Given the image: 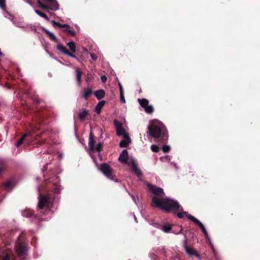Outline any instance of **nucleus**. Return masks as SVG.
I'll return each mask as SVG.
<instances>
[{
	"mask_svg": "<svg viewBox=\"0 0 260 260\" xmlns=\"http://www.w3.org/2000/svg\"><path fill=\"white\" fill-rule=\"evenodd\" d=\"M151 206L158 207L166 212L172 211L176 213L182 209L177 201L168 197L160 199L157 197H153Z\"/></svg>",
	"mask_w": 260,
	"mask_h": 260,
	"instance_id": "f257e3e1",
	"label": "nucleus"
},
{
	"mask_svg": "<svg viewBox=\"0 0 260 260\" xmlns=\"http://www.w3.org/2000/svg\"><path fill=\"white\" fill-rule=\"evenodd\" d=\"M148 132L149 135L155 138L160 136L163 140L168 139V133L164 125L160 121L153 120L150 122L148 126Z\"/></svg>",
	"mask_w": 260,
	"mask_h": 260,
	"instance_id": "f03ea898",
	"label": "nucleus"
},
{
	"mask_svg": "<svg viewBox=\"0 0 260 260\" xmlns=\"http://www.w3.org/2000/svg\"><path fill=\"white\" fill-rule=\"evenodd\" d=\"M47 5L43 4L40 0H37V3L39 7L43 9H50L56 11L59 9V5L56 0H43Z\"/></svg>",
	"mask_w": 260,
	"mask_h": 260,
	"instance_id": "7ed1b4c3",
	"label": "nucleus"
},
{
	"mask_svg": "<svg viewBox=\"0 0 260 260\" xmlns=\"http://www.w3.org/2000/svg\"><path fill=\"white\" fill-rule=\"evenodd\" d=\"M88 145L89 149L91 151H96L100 152L103 148V143L101 142L99 143L96 145H94V141L92 133H90L89 134Z\"/></svg>",
	"mask_w": 260,
	"mask_h": 260,
	"instance_id": "20e7f679",
	"label": "nucleus"
},
{
	"mask_svg": "<svg viewBox=\"0 0 260 260\" xmlns=\"http://www.w3.org/2000/svg\"><path fill=\"white\" fill-rule=\"evenodd\" d=\"M188 219L192 221H193L196 224H197L198 226H199L201 229L202 230L203 233L205 235L206 237V239L207 240L210 241V239L209 238L208 232L204 226V224L198 219L195 218L194 216L192 215H188Z\"/></svg>",
	"mask_w": 260,
	"mask_h": 260,
	"instance_id": "39448f33",
	"label": "nucleus"
},
{
	"mask_svg": "<svg viewBox=\"0 0 260 260\" xmlns=\"http://www.w3.org/2000/svg\"><path fill=\"white\" fill-rule=\"evenodd\" d=\"M19 240V237L15 244V248L17 253L20 256L23 255L25 254L27 249L25 244L23 243L20 242Z\"/></svg>",
	"mask_w": 260,
	"mask_h": 260,
	"instance_id": "423d86ee",
	"label": "nucleus"
},
{
	"mask_svg": "<svg viewBox=\"0 0 260 260\" xmlns=\"http://www.w3.org/2000/svg\"><path fill=\"white\" fill-rule=\"evenodd\" d=\"M49 198L47 196L44 195H40L39 197V202L38 208L39 209H42L44 207H47V208L49 207Z\"/></svg>",
	"mask_w": 260,
	"mask_h": 260,
	"instance_id": "0eeeda50",
	"label": "nucleus"
},
{
	"mask_svg": "<svg viewBox=\"0 0 260 260\" xmlns=\"http://www.w3.org/2000/svg\"><path fill=\"white\" fill-rule=\"evenodd\" d=\"M140 105L144 108L146 112L151 113L153 111V107L151 105H149V102L145 99H138Z\"/></svg>",
	"mask_w": 260,
	"mask_h": 260,
	"instance_id": "6e6552de",
	"label": "nucleus"
},
{
	"mask_svg": "<svg viewBox=\"0 0 260 260\" xmlns=\"http://www.w3.org/2000/svg\"><path fill=\"white\" fill-rule=\"evenodd\" d=\"M100 170L109 179H112V173L110 166L107 164H103Z\"/></svg>",
	"mask_w": 260,
	"mask_h": 260,
	"instance_id": "1a4fd4ad",
	"label": "nucleus"
},
{
	"mask_svg": "<svg viewBox=\"0 0 260 260\" xmlns=\"http://www.w3.org/2000/svg\"><path fill=\"white\" fill-rule=\"evenodd\" d=\"M59 178L58 177L51 178L49 183L52 184L53 187L54 192L55 193H59L61 190L60 186L59 185Z\"/></svg>",
	"mask_w": 260,
	"mask_h": 260,
	"instance_id": "9d476101",
	"label": "nucleus"
},
{
	"mask_svg": "<svg viewBox=\"0 0 260 260\" xmlns=\"http://www.w3.org/2000/svg\"><path fill=\"white\" fill-rule=\"evenodd\" d=\"M150 190L154 194L161 196L164 194V190L162 188L153 185L150 183L147 184Z\"/></svg>",
	"mask_w": 260,
	"mask_h": 260,
	"instance_id": "9b49d317",
	"label": "nucleus"
},
{
	"mask_svg": "<svg viewBox=\"0 0 260 260\" xmlns=\"http://www.w3.org/2000/svg\"><path fill=\"white\" fill-rule=\"evenodd\" d=\"M13 23L16 26L24 28L25 27V24L23 19L19 17H13L11 20Z\"/></svg>",
	"mask_w": 260,
	"mask_h": 260,
	"instance_id": "f8f14e48",
	"label": "nucleus"
},
{
	"mask_svg": "<svg viewBox=\"0 0 260 260\" xmlns=\"http://www.w3.org/2000/svg\"><path fill=\"white\" fill-rule=\"evenodd\" d=\"M184 248L186 252L190 256H196L198 258H199V255L197 253L195 249L192 247H188L186 245V243H185L184 244Z\"/></svg>",
	"mask_w": 260,
	"mask_h": 260,
	"instance_id": "ddd939ff",
	"label": "nucleus"
},
{
	"mask_svg": "<svg viewBox=\"0 0 260 260\" xmlns=\"http://www.w3.org/2000/svg\"><path fill=\"white\" fill-rule=\"evenodd\" d=\"M57 49L61 52L63 54L68 55L70 57H72L73 58H75L76 59H78V58L76 57V55L73 54V53L70 52L67 50V49L65 48L64 46H63L62 45L59 44L57 46Z\"/></svg>",
	"mask_w": 260,
	"mask_h": 260,
	"instance_id": "4468645a",
	"label": "nucleus"
},
{
	"mask_svg": "<svg viewBox=\"0 0 260 260\" xmlns=\"http://www.w3.org/2000/svg\"><path fill=\"white\" fill-rule=\"evenodd\" d=\"M123 139L120 141L119 143V146L120 147H127L129 146L131 143V139L128 135H125L124 136L122 137Z\"/></svg>",
	"mask_w": 260,
	"mask_h": 260,
	"instance_id": "2eb2a0df",
	"label": "nucleus"
},
{
	"mask_svg": "<svg viewBox=\"0 0 260 260\" xmlns=\"http://www.w3.org/2000/svg\"><path fill=\"white\" fill-rule=\"evenodd\" d=\"M128 158V152L126 149L123 150L122 152L120 153L118 159L123 164H127Z\"/></svg>",
	"mask_w": 260,
	"mask_h": 260,
	"instance_id": "dca6fc26",
	"label": "nucleus"
},
{
	"mask_svg": "<svg viewBox=\"0 0 260 260\" xmlns=\"http://www.w3.org/2000/svg\"><path fill=\"white\" fill-rule=\"evenodd\" d=\"M133 162V170L135 174L138 176L140 179L142 176V173L141 170L139 169L137 166L136 162L135 161L134 159L132 160Z\"/></svg>",
	"mask_w": 260,
	"mask_h": 260,
	"instance_id": "f3484780",
	"label": "nucleus"
},
{
	"mask_svg": "<svg viewBox=\"0 0 260 260\" xmlns=\"http://www.w3.org/2000/svg\"><path fill=\"white\" fill-rule=\"evenodd\" d=\"M75 72L76 81L77 82L78 85L80 86L81 83V77L83 75V72L79 68H76L75 70Z\"/></svg>",
	"mask_w": 260,
	"mask_h": 260,
	"instance_id": "a211bd4d",
	"label": "nucleus"
},
{
	"mask_svg": "<svg viewBox=\"0 0 260 260\" xmlns=\"http://www.w3.org/2000/svg\"><path fill=\"white\" fill-rule=\"evenodd\" d=\"M14 186L15 183L14 181L13 180L8 181L4 184L5 188L8 191L12 190V189L13 188Z\"/></svg>",
	"mask_w": 260,
	"mask_h": 260,
	"instance_id": "6ab92c4d",
	"label": "nucleus"
},
{
	"mask_svg": "<svg viewBox=\"0 0 260 260\" xmlns=\"http://www.w3.org/2000/svg\"><path fill=\"white\" fill-rule=\"evenodd\" d=\"M43 30L48 35V37L51 40L53 41L54 42H57V38L53 32L49 31L45 28H43Z\"/></svg>",
	"mask_w": 260,
	"mask_h": 260,
	"instance_id": "aec40b11",
	"label": "nucleus"
},
{
	"mask_svg": "<svg viewBox=\"0 0 260 260\" xmlns=\"http://www.w3.org/2000/svg\"><path fill=\"white\" fill-rule=\"evenodd\" d=\"M160 229H161V230H162L164 233H168L171 231L172 224L166 223L162 226L160 225Z\"/></svg>",
	"mask_w": 260,
	"mask_h": 260,
	"instance_id": "412c9836",
	"label": "nucleus"
},
{
	"mask_svg": "<svg viewBox=\"0 0 260 260\" xmlns=\"http://www.w3.org/2000/svg\"><path fill=\"white\" fill-rule=\"evenodd\" d=\"M105 102L104 101H100L96 105L94 111L98 114H100L101 112V109L104 106Z\"/></svg>",
	"mask_w": 260,
	"mask_h": 260,
	"instance_id": "4be33fe9",
	"label": "nucleus"
},
{
	"mask_svg": "<svg viewBox=\"0 0 260 260\" xmlns=\"http://www.w3.org/2000/svg\"><path fill=\"white\" fill-rule=\"evenodd\" d=\"M94 95L98 100H101L104 98L105 95V92L103 89L97 90L95 91Z\"/></svg>",
	"mask_w": 260,
	"mask_h": 260,
	"instance_id": "5701e85b",
	"label": "nucleus"
},
{
	"mask_svg": "<svg viewBox=\"0 0 260 260\" xmlns=\"http://www.w3.org/2000/svg\"><path fill=\"white\" fill-rule=\"evenodd\" d=\"M67 45L69 48V49L72 53H75L76 51V46L75 43L73 41H70L67 43Z\"/></svg>",
	"mask_w": 260,
	"mask_h": 260,
	"instance_id": "b1692460",
	"label": "nucleus"
},
{
	"mask_svg": "<svg viewBox=\"0 0 260 260\" xmlns=\"http://www.w3.org/2000/svg\"><path fill=\"white\" fill-rule=\"evenodd\" d=\"M88 115V111L86 109H82L79 113V117L83 120Z\"/></svg>",
	"mask_w": 260,
	"mask_h": 260,
	"instance_id": "393cba45",
	"label": "nucleus"
},
{
	"mask_svg": "<svg viewBox=\"0 0 260 260\" xmlns=\"http://www.w3.org/2000/svg\"><path fill=\"white\" fill-rule=\"evenodd\" d=\"M92 93V90L89 88H87L84 89V92L83 97L84 99H87Z\"/></svg>",
	"mask_w": 260,
	"mask_h": 260,
	"instance_id": "a878e982",
	"label": "nucleus"
},
{
	"mask_svg": "<svg viewBox=\"0 0 260 260\" xmlns=\"http://www.w3.org/2000/svg\"><path fill=\"white\" fill-rule=\"evenodd\" d=\"M116 133L117 135L122 137L124 136L125 135H128L122 127L116 129Z\"/></svg>",
	"mask_w": 260,
	"mask_h": 260,
	"instance_id": "bb28decb",
	"label": "nucleus"
},
{
	"mask_svg": "<svg viewBox=\"0 0 260 260\" xmlns=\"http://www.w3.org/2000/svg\"><path fill=\"white\" fill-rule=\"evenodd\" d=\"M35 12L39 16H40V17L44 18L46 20H47V21H49V18L47 17V16L45 14L41 12V11H39L38 10H35Z\"/></svg>",
	"mask_w": 260,
	"mask_h": 260,
	"instance_id": "cd10ccee",
	"label": "nucleus"
},
{
	"mask_svg": "<svg viewBox=\"0 0 260 260\" xmlns=\"http://www.w3.org/2000/svg\"><path fill=\"white\" fill-rule=\"evenodd\" d=\"M11 258V255L10 253H3L1 256V260H10Z\"/></svg>",
	"mask_w": 260,
	"mask_h": 260,
	"instance_id": "c85d7f7f",
	"label": "nucleus"
},
{
	"mask_svg": "<svg viewBox=\"0 0 260 260\" xmlns=\"http://www.w3.org/2000/svg\"><path fill=\"white\" fill-rule=\"evenodd\" d=\"M4 10V12H3V15L4 16L11 20V19H12V18H13V16H12L11 14H10L8 12L6 11V10H5V8H4V9H3Z\"/></svg>",
	"mask_w": 260,
	"mask_h": 260,
	"instance_id": "c756f323",
	"label": "nucleus"
},
{
	"mask_svg": "<svg viewBox=\"0 0 260 260\" xmlns=\"http://www.w3.org/2000/svg\"><path fill=\"white\" fill-rule=\"evenodd\" d=\"M177 215L180 218H183L185 216H186L188 218V215H190L188 214L186 212H180L177 213Z\"/></svg>",
	"mask_w": 260,
	"mask_h": 260,
	"instance_id": "7c9ffc66",
	"label": "nucleus"
},
{
	"mask_svg": "<svg viewBox=\"0 0 260 260\" xmlns=\"http://www.w3.org/2000/svg\"><path fill=\"white\" fill-rule=\"evenodd\" d=\"M22 215L24 217H30L32 215V211L31 210L28 209L23 212Z\"/></svg>",
	"mask_w": 260,
	"mask_h": 260,
	"instance_id": "2f4dec72",
	"label": "nucleus"
},
{
	"mask_svg": "<svg viewBox=\"0 0 260 260\" xmlns=\"http://www.w3.org/2000/svg\"><path fill=\"white\" fill-rule=\"evenodd\" d=\"M29 135H30V134H29ZM27 136V134H24L22 137L21 138V139L17 142V144H16V146L17 147H18L20 145L22 144V143H23V142L24 141L25 137Z\"/></svg>",
	"mask_w": 260,
	"mask_h": 260,
	"instance_id": "473e14b6",
	"label": "nucleus"
},
{
	"mask_svg": "<svg viewBox=\"0 0 260 260\" xmlns=\"http://www.w3.org/2000/svg\"><path fill=\"white\" fill-rule=\"evenodd\" d=\"M29 135H30V134H29ZM27 136V134H24L22 137L21 138V139L17 142V144H16V146L17 147H18L20 145L22 144V143H23V142L24 141L25 137Z\"/></svg>",
	"mask_w": 260,
	"mask_h": 260,
	"instance_id": "72a5a7b5",
	"label": "nucleus"
},
{
	"mask_svg": "<svg viewBox=\"0 0 260 260\" xmlns=\"http://www.w3.org/2000/svg\"><path fill=\"white\" fill-rule=\"evenodd\" d=\"M151 150L152 152H157L159 150L158 147L156 145H152L151 146Z\"/></svg>",
	"mask_w": 260,
	"mask_h": 260,
	"instance_id": "f704fd0d",
	"label": "nucleus"
},
{
	"mask_svg": "<svg viewBox=\"0 0 260 260\" xmlns=\"http://www.w3.org/2000/svg\"><path fill=\"white\" fill-rule=\"evenodd\" d=\"M162 149L164 152H168L170 150V147L169 145H164L162 147Z\"/></svg>",
	"mask_w": 260,
	"mask_h": 260,
	"instance_id": "c9c22d12",
	"label": "nucleus"
},
{
	"mask_svg": "<svg viewBox=\"0 0 260 260\" xmlns=\"http://www.w3.org/2000/svg\"><path fill=\"white\" fill-rule=\"evenodd\" d=\"M64 31L69 33L72 36L75 35V31L74 29H64Z\"/></svg>",
	"mask_w": 260,
	"mask_h": 260,
	"instance_id": "e433bc0d",
	"label": "nucleus"
},
{
	"mask_svg": "<svg viewBox=\"0 0 260 260\" xmlns=\"http://www.w3.org/2000/svg\"><path fill=\"white\" fill-rule=\"evenodd\" d=\"M120 99L121 103H125V100L124 96V92L120 93Z\"/></svg>",
	"mask_w": 260,
	"mask_h": 260,
	"instance_id": "4c0bfd02",
	"label": "nucleus"
},
{
	"mask_svg": "<svg viewBox=\"0 0 260 260\" xmlns=\"http://www.w3.org/2000/svg\"><path fill=\"white\" fill-rule=\"evenodd\" d=\"M114 124L116 129L122 127V124L120 122L114 121Z\"/></svg>",
	"mask_w": 260,
	"mask_h": 260,
	"instance_id": "58836bf2",
	"label": "nucleus"
},
{
	"mask_svg": "<svg viewBox=\"0 0 260 260\" xmlns=\"http://www.w3.org/2000/svg\"><path fill=\"white\" fill-rule=\"evenodd\" d=\"M6 7V1L5 0H0V7L4 9Z\"/></svg>",
	"mask_w": 260,
	"mask_h": 260,
	"instance_id": "ea45409f",
	"label": "nucleus"
},
{
	"mask_svg": "<svg viewBox=\"0 0 260 260\" xmlns=\"http://www.w3.org/2000/svg\"><path fill=\"white\" fill-rule=\"evenodd\" d=\"M149 224L150 225H152L153 226L156 228L157 229H160V225H159L157 222H150Z\"/></svg>",
	"mask_w": 260,
	"mask_h": 260,
	"instance_id": "a19ab883",
	"label": "nucleus"
},
{
	"mask_svg": "<svg viewBox=\"0 0 260 260\" xmlns=\"http://www.w3.org/2000/svg\"><path fill=\"white\" fill-rule=\"evenodd\" d=\"M52 23L53 25V26H58L59 27H62V24H60L59 23H58V22H56L54 20H52Z\"/></svg>",
	"mask_w": 260,
	"mask_h": 260,
	"instance_id": "79ce46f5",
	"label": "nucleus"
},
{
	"mask_svg": "<svg viewBox=\"0 0 260 260\" xmlns=\"http://www.w3.org/2000/svg\"><path fill=\"white\" fill-rule=\"evenodd\" d=\"M101 79L102 82L105 83L107 81V77L106 76L103 75L101 77Z\"/></svg>",
	"mask_w": 260,
	"mask_h": 260,
	"instance_id": "37998d69",
	"label": "nucleus"
},
{
	"mask_svg": "<svg viewBox=\"0 0 260 260\" xmlns=\"http://www.w3.org/2000/svg\"><path fill=\"white\" fill-rule=\"evenodd\" d=\"M118 86L120 89V93L124 92L123 87L122 86L121 83L120 82H118Z\"/></svg>",
	"mask_w": 260,
	"mask_h": 260,
	"instance_id": "c03bdc74",
	"label": "nucleus"
},
{
	"mask_svg": "<svg viewBox=\"0 0 260 260\" xmlns=\"http://www.w3.org/2000/svg\"><path fill=\"white\" fill-rule=\"evenodd\" d=\"M90 56H91V58L92 59V60H95L97 59L96 55L93 53H90Z\"/></svg>",
	"mask_w": 260,
	"mask_h": 260,
	"instance_id": "a18cd8bd",
	"label": "nucleus"
},
{
	"mask_svg": "<svg viewBox=\"0 0 260 260\" xmlns=\"http://www.w3.org/2000/svg\"><path fill=\"white\" fill-rule=\"evenodd\" d=\"M178 228L179 229L178 231L177 232H173L175 234H178L179 233H180L182 231V228L181 226H178Z\"/></svg>",
	"mask_w": 260,
	"mask_h": 260,
	"instance_id": "49530a36",
	"label": "nucleus"
},
{
	"mask_svg": "<svg viewBox=\"0 0 260 260\" xmlns=\"http://www.w3.org/2000/svg\"><path fill=\"white\" fill-rule=\"evenodd\" d=\"M26 2L27 3H28L30 6H31V7H34V5L32 4V3H31V1L30 0H28L27 1H26Z\"/></svg>",
	"mask_w": 260,
	"mask_h": 260,
	"instance_id": "de8ad7c7",
	"label": "nucleus"
},
{
	"mask_svg": "<svg viewBox=\"0 0 260 260\" xmlns=\"http://www.w3.org/2000/svg\"><path fill=\"white\" fill-rule=\"evenodd\" d=\"M58 157L59 159H61L63 157V154L61 153H58Z\"/></svg>",
	"mask_w": 260,
	"mask_h": 260,
	"instance_id": "09e8293b",
	"label": "nucleus"
},
{
	"mask_svg": "<svg viewBox=\"0 0 260 260\" xmlns=\"http://www.w3.org/2000/svg\"><path fill=\"white\" fill-rule=\"evenodd\" d=\"M70 27V25L68 24H62V27Z\"/></svg>",
	"mask_w": 260,
	"mask_h": 260,
	"instance_id": "8fccbe9b",
	"label": "nucleus"
},
{
	"mask_svg": "<svg viewBox=\"0 0 260 260\" xmlns=\"http://www.w3.org/2000/svg\"><path fill=\"white\" fill-rule=\"evenodd\" d=\"M131 197H132L133 201L136 203V200H135V197L133 194L131 195Z\"/></svg>",
	"mask_w": 260,
	"mask_h": 260,
	"instance_id": "3c124183",
	"label": "nucleus"
},
{
	"mask_svg": "<svg viewBox=\"0 0 260 260\" xmlns=\"http://www.w3.org/2000/svg\"><path fill=\"white\" fill-rule=\"evenodd\" d=\"M134 218H135V220L136 222H138V221H137V218H136V217L135 216V215H134Z\"/></svg>",
	"mask_w": 260,
	"mask_h": 260,
	"instance_id": "603ef678",
	"label": "nucleus"
},
{
	"mask_svg": "<svg viewBox=\"0 0 260 260\" xmlns=\"http://www.w3.org/2000/svg\"><path fill=\"white\" fill-rule=\"evenodd\" d=\"M174 167H175V168L177 169V166H176V164H174Z\"/></svg>",
	"mask_w": 260,
	"mask_h": 260,
	"instance_id": "864d4df0",
	"label": "nucleus"
},
{
	"mask_svg": "<svg viewBox=\"0 0 260 260\" xmlns=\"http://www.w3.org/2000/svg\"><path fill=\"white\" fill-rule=\"evenodd\" d=\"M3 54L2 52L0 51V55H2Z\"/></svg>",
	"mask_w": 260,
	"mask_h": 260,
	"instance_id": "5fc2aeb1",
	"label": "nucleus"
}]
</instances>
